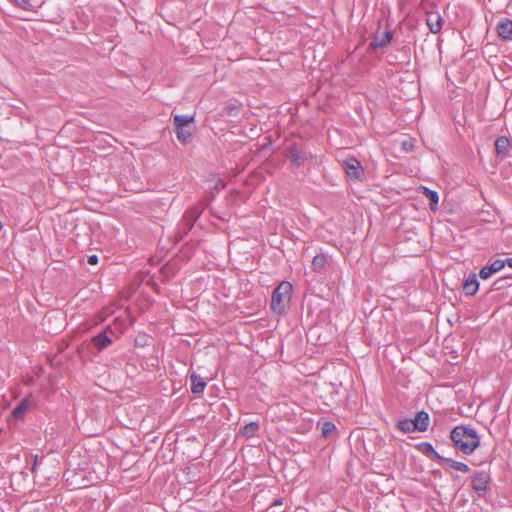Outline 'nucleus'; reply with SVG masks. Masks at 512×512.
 <instances>
[{"instance_id": "30", "label": "nucleus", "mask_w": 512, "mask_h": 512, "mask_svg": "<svg viewBox=\"0 0 512 512\" xmlns=\"http://www.w3.org/2000/svg\"><path fill=\"white\" fill-rule=\"evenodd\" d=\"M505 260H506V265L509 266L510 268H512V258H507Z\"/></svg>"}, {"instance_id": "1", "label": "nucleus", "mask_w": 512, "mask_h": 512, "mask_svg": "<svg viewBox=\"0 0 512 512\" xmlns=\"http://www.w3.org/2000/svg\"><path fill=\"white\" fill-rule=\"evenodd\" d=\"M450 438L455 449L466 455L472 454L480 445V437L476 430L464 425L454 427Z\"/></svg>"}, {"instance_id": "27", "label": "nucleus", "mask_w": 512, "mask_h": 512, "mask_svg": "<svg viewBox=\"0 0 512 512\" xmlns=\"http://www.w3.org/2000/svg\"><path fill=\"white\" fill-rule=\"evenodd\" d=\"M88 264L90 265H96L98 263V256L97 255H90L87 259Z\"/></svg>"}, {"instance_id": "4", "label": "nucleus", "mask_w": 512, "mask_h": 512, "mask_svg": "<svg viewBox=\"0 0 512 512\" xmlns=\"http://www.w3.org/2000/svg\"><path fill=\"white\" fill-rule=\"evenodd\" d=\"M491 481L489 470H476L471 475V488L478 497H483L490 490Z\"/></svg>"}, {"instance_id": "16", "label": "nucleus", "mask_w": 512, "mask_h": 512, "mask_svg": "<svg viewBox=\"0 0 512 512\" xmlns=\"http://www.w3.org/2000/svg\"><path fill=\"white\" fill-rule=\"evenodd\" d=\"M423 195L429 199V208L431 211L435 212L437 210V205L439 201L438 193L434 190H431L427 187H421Z\"/></svg>"}, {"instance_id": "14", "label": "nucleus", "mask_w": 512, "mask_h": 512, "mask_svg": "<svg viewBox=\"0 0 512 512\" xmlns=\"http://www.w3.org/2000/svg\"><path fill=\"white\" fill-rule=\"evenodd\" d=\"M479 288V283L476 279V275H471L468 279L463 283V290L466 295L473 296L476 294Z\"/></svg>"}, {"instance_id": "22", "label": "nucleus", "mask_w": 512, "mask_h": 512, "mask_svg": "<svg viewBox=\"0 0 512 512\" xmlns=\"http://www.w3.org/2000/svg\"><path fill=\"white\" fill-rule=\"evenodd\" d=\"M259 425L256 422H250L243 428V433L247 437H252L258 431Z\"/></svg>"}, {"instance_id": "8", "label": "nucleus", "mask_w": 512, "mask_h": 512, "mask_svg": "<svg viewBox=\"0 0 512 512\" xmlns=\"http://www.w3.org/2000/svg\"><path fill=\"white\" fill-rule=\"evenodd\" d=\"M506 265V260L496 259L491 264L484 266L479 271V277L482 280L489 279L495 273L501 271Z\"/></svg>"}, {"instance_id": "7", "label": "nucleus", "mask_w": 512, "mask_h": 512, "mask_svg": "<svg viewBox=\"0 0 512 512\" xmlns=\"http://www.w3.org/2000/svg\"><path fill=\"white\" fill-rule=\"evenodd\" d=\"M108 334L113 336L115 335V331L113 330L112 326H108L106 330L98 333L92 338V343L99 351L104 350L112 344L113 340L108 336Z\"/></svg>"}, {"instance_id": "9", "label": "nucleus", "mask_w": 512, "mask_h": 512, "mask_svg": "<svg viewBox=\"0 0 512 512\" xmlns=\"http://www.w3.org/2000/svg\"><path fill=\"white\" fill-rule=\"evenodd\" d=\"M411 421L416 431L425 432L429 426V415L425 411H420Z\"/></svg>"}, {"instance_id": "17", "label": "nucleus", "mask_w": 512, "mask_h": 512, "mask_svg": "<svg viewBox=\"0 0 512 512\" xmlns=\"http://www.w3.org/2000/svg\"><path fill=\"white\" fill-rule=\"evenodd\" d=\"M510 142L508 138L501 136L495 141V151L498 156L504 157L508 153Z\"/></svg>"}, {"instance_id": "10", "label": "nucleus", "mask_w": 512, "mask_h": 512, "mask_svg": "<svg viewBox=\"0 0 512 512\" xmlns=\"http://www.w3.org/2000/svg\"><path fill=\"white\" fill-rule=\"evenodd\" d=\"M427 25L432 33H438L442 28V18L437 12L427 14Z\"/></svg>"}, {"instance_id": "28", "label": "nucleus", "mask_w": 512, "mask_h": 512, "mask_svg": "<svg viewBox=\"0 0 512 512\" xmlns=\"http://www.w3.org/2000/svg\"><path fill=\"white\" fill-rule=\"evenodd\" d=\"M422 446L424 447V452L428 453V452H431V453H436L433 446L429 443H423Z\"/></svg>"}, {"instance_id": "20", "label": "nucleus", "mask_w": 512, "mask_h": 512, "mask_svg": "<svg viewBox=\"0 0 512 512\" xmlns=\"http://www.w3.org/2000/svg\"><path fill=\"white\" fill-rule=\"evenodd\" d=\"M318 425L321 426V434L323 437H328L336 430V426L331 421L319 422Z\"/></svg>"}, {"instance_id": "13", "label": "nucleus", "mask_w": 512, "mask_h": 512, "mask_svg": "<svg viewBox=\"0 0 512 512\" xmlns=\"http://www.w3.org/2000/svg\"><path fill=\"white\" fill-rule=\"evenodd\" d=\"M191 381V392L194 394H202L207 383L206 381L199 375L192 373L190 375Z\"/></svg>"}, {"instance_id": "15", "label": "nucleus", "mask_w": 512, "mask_h": 512, "mask_svg": "<svg viewBox=\"0 0 512 512\" xmlns=\"http://www.w3.org/2000/svg\"><path fill=\"white\" fill-rule=\"evenodd\" d=\"M31 403L28 399H23L12 411L14 419H23L27 411L30 409Z\"/></svg>"}, {"instance_id": "24", "label": "nucleus", "mask_w": 512, "mask_h": 512, "mask_svg": "<svg viewBox=\"0 0 512 512\" xmlns=\"http://www.w3.org/2000/svg\"><path fill=\"white\" fill-rule=\"evenodd\" d=\"M15 3L24 10L31 11L33 10V5L29 0H14Z\"/></svg>"}, {"instance_id": "19", "label": "nucleus", "mask_w": 512, "mask_h": 512, "mask_svg": "<svg viewBox=\"0 0 512 512\" xmlns=\"http://www.w3.org/2000/svg\"><path fill=\"white\" fill-rule=\"evenodd\" d=\"M327 256L324 254L316 255L312 260V268L315 271H320L327 264Z\"/></svg>"}, {"instance_id": "12", "label": "nucleus", "mask_w": 512, "mask_h": 512, "mask_svg": "<svg viewBox=\"0 0 512 512\" xmlns=\"http://www.w3.org/2000/svg\"><path fill=\"white\" fill-rule=\"evenodd\" d=\"M497 33L502 39H510L512 36V21L509 19L501 20L497 25Z\"/></svg>"}, {"instance_id": "26", "label": "nucleus", "mask_w": 512, "mask_h": 512, "mask_svg": "<svg viewBox=\"0 0 512 512\" xmlns=\"http://www.w3.org/2000/svg\"><path fill=\"white\" fill-rule=\"evenodd\" d=\"M506 280H507V278H500V279H497V280L493 283V287H494V289L498 290V289L503 288V287L505 286Z\"/></svg>"}, {"instance_id": "5", "label": "nucleus", "mask_w": 512, "mask_h": 512, "mask_svg": "<svg viewBox=\"0 0 512 512\" xmlns=\"http://www.w3.org/2000/svg\"><path fill=\"white\" fill-rule=\"evenodd\" d=\"M342 167L347 176L351 179L358 180L363 176V167L361 166V163L354 157L344 160Z\"/></svg>"}, {"instance_id": "23", "label": "nucleus", "mask_w": 512, "mask_h": 512, "mask_svg": "<svg viewBox=\"0 0 512 512\" xmlns=\"http://www.w3.org/2000/svg\"><path fill=\"white\" fill-rule=\"evenodd\" d=\"M113 330L115 331V335L122 334L124 330L126 329L125 321L121 318H116L113 323Z\"/></svg>"}, {"instance_id": "21", "label": "nucleus", "mask_w": 512, "mask_h": 512, "mask_svg": "<svg viewBox=\"0 0 512 512\" xmlns=\"http://www.w3.org/2000/svg\"><path fill=\"white\" fill-rule=\"evenodd\" d=\"M397 428L404 433L416 431L415 428L413 427L411 419L399 420L397 423Z\"/></svg>"}, {"instance_id": "6", "label": "nucleus", "mask_w": 512, "mask_h": 512, "mask_svg": "<svg viewBox=\"0 0 512 512\" xmlns=\"http://www.w3.org/2000/svg\"><path fill=\"white\" fill-rule=\"evenodd\" d=\"M287 157L291 160V163L300 167L305 164V162L311 157V154L305 150L298 148L296 145H293L289 148Z\"/></svg>"}, {"instance_id": "18", "label": "nucleus", "mask_w": 512, "mask_h": 512, "mask_svg": "<svg viewBox=\"0 0 512 512\" xmlns=\"http://www.w3.org/2000/svg\"><path fill=\"white\" fill-rule=\"evenodd\" d=\"M442 460L447 464L449 465L452 469H455L457 471H460V472H463V473H467L470 471V468L468 467L467 464L463 463V462H458V461H455L451 458H442Z\"/></svg>"}, {"instance_id": "25", "label": "nucleus", "mask_w": 512, "mask_h": 512, "mask_svg": "<svg viewBox=\"0 0 512 512\" xmlns=\"http://www.w3.org/2000/svg\"><path fill=\"white\" fill-rule=\"evenodd\" d=\"M239 109L237 106H227L225 108V112L228 116H235L237 115Z\"/></svg>"}, {"instance_id": "2", "label": "nucleus", "mask_w": 512, "mask_h": 512, "mask_svg": "<svg viewBox=\"0 0 512 512\" xmlns=\"http://www.w3.org/2000/svg\"><path fill=\"white\" fill-rule=\"evenodd\" d=\"M292 285L288 281H282L273 291L270 307L273 312L281 315L285 312L291 300Z\"/></svg>"}, {"instance_id": "11", "label": "nucleus", "mask_w": 512, "mask_h": 512, "mask_svg": "<svg viewBox=\"0 0 512 512\" xmlns=\"http://www.w3.org/2000/svg\"><path fill=\"white\" fill-rule=\"evenodd\" d=\"M391 39L392 33L390 31H386L382 35H375L370 43V47L373 49L384 48L390 43Z\"/></svg>"}, {"instance_id": "3", "label": "nucleus", "mask_w": 512, "mask_h": 512, "mask_svg": "<svg viewBox=\"0 0 512 512\" xmlns=\"http://www.w3.org/2000/svg\"><path fill=\"white\" fill-rule=\"evenodd\" d=\"M194 115H174L173 124L177 139L182 144H187L191 140L192 132L189 126L194 122Z\"/></svg>"}, {"instance_id": "29", "label": "nucleus", "mask_w": 512, "mask_h": 512, "mask_svg": "<svg viewBox=\"0 0 512 512\" xmlns=\"http://www.w3.org/2000/svg\"><path fill=\"white\" fill-rule=\"evenodd\" d=\"M37 455L34 456V462H33V466H32V472L34 473L35 472V469H36V464H37Z\"/></svg>"}]
</instances>
